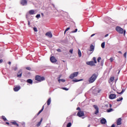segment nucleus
I'll list each match as a JSON object with an SVG mask.
<instances>
[{
    "instance_id": "obj_1",
    "label": "nucleus",
    "mask_w": 127,
    "mask_h": 127,
    "mask_svg": "<svg viewBox=\"0 0 127 127\" xmlns=\"http://www.w3.org/2000/svg\"><path fill=\"white\" fill-rule=\"evenodd\" d=\"M97 78H98V75H97V74L96 73L93 74L91 77L88 80L89 84H92V83H94V81H96Z\"/></svg>"
},
{
    "instance_id": "obj_2",
    "label": "nucleus",
    "mask_w": 127,
    "mask_h": 127,
    "mask_svg": "<svg viewBox=\"0 0 127 127\" xmlns=\"http://www.w3.org/2000/svg\"><path fill=\"white\" fill-rule=\"evenodd\" d=\"M116 30L118 32V33H120L121 34H123V33H124V35H126V30H124V29L122 28L121 27H116Z\"/></svg>"
},
{
    "instance_id": "obj_3",
    "label": "nucleus",
    "mask_w": 127,
    "mask_h": 127,
    "mask_svg": "<svg viewBox=\"0 0 127 127\" xmlns=\"http://www.w3.org/2000/svg\"><path fill=\"white\" fill-rule=\"evenodd\" d=\"M35 80H36V81H39V82H42V81H44V80H45V78L43 76L41 77L40 76L37 75L35 77Z\"/></svg>"
},
{
    "instance_id": "obj_4",
    "label": "nucleus",
    "mask_w": 127,
    "mask_h": 127,
    "mask_svg": "<svg viewBox=\"0 0 127 127\" xmlns=\"http://www.w3.org/2000/svg\"><path fill=\"white\" fill-rule=\"evenodd\" d=\"M78 74H79V72H75L72 73L69 76V78L70 79H74L75 77H77L78 76Z\"/></svg>"
},
{
    "instance_id": "obj_5",
    "label": "nucleus",
    "mask_w": 127,
    "mask_h": 127,
    "mask_svg": "<svg viewBox=\"0 0 127 127\" xmlns=\"http://www.w3.org/2000/svg\"><path fill=\"white\" fill-rule=\"evenodd\" d=\"M77 116L79 118H82V117H84V112L82 111H79L77 113Z\"/></svg>"
},
{
    "instance_id": "obj_6",
    "label": "nucleus",
    "mask_w": 127,
    "mask_h": 127,
    "mask_svg": "<svg viewBox=\"0 0 127 127\" xmlns=\"http://www.w3.org/2000/svg\"><path fill=\"white\" fill-rule=\"evenodd\" d=\"M101 92V90H100L98 88H96L93 91V94L95 95H97V94H99Z\"/></svg>"
},
{
    "instance_id": "obj_7",
    "label": "nucleus",
    "mask_w": 127,
    "mask_h": 127,
    "mask_svg": "<svg viewBox=\"0 0 127 127\" xmlns=\"http://www.w3.org/2000/svg\"><path fill=\"white\" fill-rule=\"evenodd\" d=\"M117 97V95L115 94H111L109 95V99H110V100H114V99H116V98Z\"/></svg>"
},
{
    "instance_id": "obj_8",
    "label": "nucleus",
    "mask_w": 127,
    "mask_h": 127,
    "mask_svg": "<svg viewBox=\"0 0 127 127\" xmlns=\"http://www.w3.org/2000/svg\"><path fill=\"white\" fill-rule=\"evenodd\" d=\"M29 14L33 15V14H36V10L32 9L29 11Z\"/></svg>"
},
{
    "instance_id": "obj_9",
    "label": "nucleus",
    "mask_w": 127,
    "mask_h": 127,
    "mask_svg": "<svg viewBox=\"0 0 127 127\" xmlns=\"http://www.w3.org/2000/svg\"><path fill=\"white\" fill-rule=\"evenodd\" d=\"M50 61L52 62V63H56L57 62V60L55 57H52L50 58Z\"/></svg>"
},
{
    "instance_id": "obj_10",
    "label": "nucleus",
    "mask_w": 127,
    "mask_h": 127,
    "mask_svg": "<svg viewBox=\"0 0 127 127\" xmlns=\"http://www.w3.org/2000/svg\"><path fill=\"white\" fill-rule=\"evenodd\" d=\"M87 65H89L90 66H95L96 64L94 63L93 61L87 62H86Z\"/></svg>"
},
{
    "instance_id": "obj_11",
    "label": "nucleus",
    "mask_w": 127,
    "mask_h": 127,
    "mask_svg": "<svg viewBox=\"0 0 127 127\" xmlns=\"http://www.w3.org/2000/svg\"><path fill=\"white\" fill-rule=\"evenodd\" d=\"M93 107L96 110V111L95 112V114L97 115V114H99V107H98L97 105H94Z\"/></svg>"
},
{
    "instance_id": "obj_12",
    "label": "nucleus",
    "mask_w": 127,
    "mask_h": 127,
    "mask_svg": "<svg viewBox=\"0 0 127 127\" xmlns=\"http://www.w3.org/2000/svg\"><path fill=\"white\" fill-rule=\"evenodd\" d=\"M21 4L22 5H26L27 4V1L26 0H22L21 1Z\"/></svg>"
},
{
    "instance_id": "obj_13",
    "label": "nucleus",
    "mask_w": 127,
    "mask_h": 127,
    "mask_svg": "<svg viewBox=\"0 0 127 127\" xmlns=\"http://www.w3.org/2000/svg\"><path fill=\"white\" fill-rule=\"evenodd\" d=\"M117 125L120 126L122 125V118H119L117 121Z\"/></svg>"
},
{
    "instance_id": "obj_14",
    "label": "nucleus",
    "mask_w": 127,
    "mask_h": 127,
    "mask_svg": "<svg viewBox=\"0 0 127 127\" xmlns=\"http://www.w3.org/2000/svg\"><path fill=\"white\" fill-rule=\"evenodd\" d=\"M22 75V70H19V71L18 72L17 77L18 78H20V77H21Z\"/></svg>"
},
{
    "instance_id": "obj_15",
    "label": "nucleus",
    "mask_w": 127,
    "mask_h": 127,
    "mask_svg": "<svg viewBox=\"0 0 127 127\" xmlns=\"http://www.w3.org/2000/svg\"><path fill=\"white\" fill-rule=\"evenodd\" d=\"M46 36H48V37H49L50 38H52V33H51V32H47L46 33Z\"/></svg>"
},
{
    "instance_id": "obj_16",
    "label": "nucleus",
    "mask_w": 127,
    "mask_h": 127,
    "mask_svg": "<svg viewBox=\"0 0 127 127\" xmlns=\"http://www.w3.org/2000/svg\"><path fill=\"white\" fill-rule=\"evenodd\" d=\"M20 90V86H16L15 88H14V92H18V91H19Z\"/></svg>"
},
{
    "instance_id": "obj_17",
    "label": "nucleus",
    "mask_w": 127,
    "mask_h": 127,
    "mask_svg": "<svg viewBox=\"0 0 127 127\" xmlns=\"http://www.w3.org/2000/svg\"><path fill=\"white\" fill-rule=\"evenodd\" d=\"M100 123L101 124H106V123H107V120H106L105 119L103 118L102 119H101L100 120Z\"/></svg>"
},
{
    "instance_id": "obj_18",
    "label": "nucleus",
    "mask_w": 127,
    "mask_h": 127,
    "mask_svg": "<svg viewBox=\"0 0 127 127\" xmlns=\"http://www.w3.org/2000/svg\"><path fill=\"white\" fill-rule=\"evenodd\" d=\"M94 49H95V47H94L93 45H91L90 46V50H89V51H94Z\"/></svg>"
},
{
    "instance_id": "obj_19",
    "label": "nucleus",
    "mask_w": 127,
    "mask_h": 127,
    "mask_svg": "<svg viewBox=\"0 0 127 127\" xmlns=\"http://www.w3.org/2000/svg\"><path fill=\"white\" fill-rule=\"evenodd\" d=\"M50 104H51V98H49L48 101H47L48 106H50Z\"/></svg>"
},
{
    "instance_id": "obj_20",
    "label": "nucleus",
    "mask_w": 127,
    "mask_h": 127,
    "mask_svg": "<svg viewBox=\"0 0 127 127\" xmlns=\"http://www.w3.org/2000/svg\"><path fill=\"white\" fill-rule=\"evenodd\" d=\"M43 110H44V106H43L42 107V110H40L39 112H38V113L37 114V116H38V115L41 114V113H42V112H43Z\"/></svg>"
},
{
    "instance_id": "obj_21",
    "label": "nucleus",
    "mask_w": 127,
    "mask_h": 127,
    "mask_svg": "<svg viewBox=\"0 0 127 127\" xmlns=\"http://www.w3.org/2000/svg\"><path fill=\"white\" fill-rule=\"evenodd\" d=\"M78 57H82V53H81V51L80 50V49L78 50Z\"/></svg>"
},
{
    "instance_id": "obj_22",
    "label": "nucleus",
    "mask_w": 127,
    "mask_h": 127,
    "mask_svg": "<svg viewBox=\"0 0 127 127\" xmlns=\"http://www.w3.org/2000/svg\"><path fill=\"white\" fill-rule=\"evenodd\" d=\"M81 81H83V79H73L72 80V82H75V83L77 82H80Z\"/></svg>"
},
{
    "instance_id": "obj_23",
    "label": "nucleus",
    "mask_w": 127,
    "mask_h": 127,
    "mask_svg": "<svg viewBox=\"0 0 127 127\" xmlns=\"http://www.w3.org/2000/svg\"><path fill=\"white\" fill-rule=\"evenodd\" d=\"M27 83H29V84H32L33 81L32 80V79H29L27 80Z\"/></svg>"
},
{
    "instance_id": "obj_24",
    "label": "nucleus",
    "mask_w": 127,
    "mask_h": 127,
    "mask_svg": "<svg viewBox=\"0 0 127 127\" xmlns=\"http://www.w3.org/2000/svg\"><path fill=\"white\" fill-rule=\"evenodd\" d=\"M42 121H43V119L42 118L40 121L37 124V127H40V125H41V123H42Z\"/></svg>"
},
{
    "instance_id": "obj_25",
    "label": "nucleus",
    "mask_w": 127,
    "mask_h": 127,
    "mask_svg": "<svg viewBox=\"0 0 127 127\" xmlns=\"http://www.w3.org/2000/svg\"><path fill=\"white\" fill-rule=\"evenodd\" d=\"M114 111V109L110 108L108 110H107V113H111V112H113Z\"/></svg>"
},
{
    "instance_id": "obj_26",
    "label": "nucleus",
    "mask_w": 127,
    "mask_h": 127,
    "mask_svg": "<svg viewBox=\"0 0 127 127\" xmlns=\"http://www.w3.org/2000/svg\"><path fill=\"white\" fill-rule=\"evenodd\" d=\"M59 83H60V82H63V83H64V82H65V79H60L58 80Z\"/></svg>"
},
{
    "instance_id": "obj_27",
    "label": "nucleus",
    "mask_w": 127,
    "mask_h": 127,
    "mask_svg": "<svg viewBox=\"0 0 127 127\" xmlns=\"http://www.w3.org/2000/svg\"><path fill=\"white\" fill-rule=\"evenodd\" d=\"M123 97H120L119 98L117 99V102H121V101H123Z\"/></svg>"
},
{
    "instance_id": "obj_28",
    "label": "nucleus",
    "mask_w": 127,
    "mask_h": 127,
    "mask_svg": "<svg viewBox=\"0 0 127 127\" xmlns=\"http://www.w3.org/2000/svg\"><path fill=\"white\" fill-rule=\"evenodd\" d=\"M2 119L4 121V122H6V121H7V120L6 119V118H5V117L3 116H2Z\"/></svg>"
},
{
    "instance_id": "obj_29",
    "label": "nucleus",
    "mask_w": 127,
    "mask_h": 127,
    "mask_svg": "<svg viewBox=\"0 0 127 127\" xmlns=\"http://www.w3.org/2000/svg\"><path fill=\"white\" fill-rule=\"evenodd\" d=\"M93 62L95 64H96L97 63V60H96V57H93Z\"/></svg>"
},
{
    "instance_id": "obj_30",
    "label": "nucleus",
    "mask_w": 127,
    "mask_h": 127,
    "mask_svg": "<svg viewBox=\"0 0 127 127\" xmlns=\"http://www.w3.org/2000/svg\"><path fill=\"white\" fill-rule=\"evenodd\" d=\"M71 126H72V124L70 122H69L67 124L66 127H71Z\"/></svg>"
},
{
    "instance_id": "obj_31",
    "label": "nucleus",
    "mask_w": 127,
    "mask_h": 127,
    "mask_svg": "<svg viewBox=\"0 0 127 127\" xmlns=\"http://www.w3.org/2000/svg\"><path fill=\"white\" fill-rule=\"evenodd\" d=\"M12 125H16L17 126V127H18V126H19L18 124L17 123H16V122H15V121L12 122Z\"/></svg>"
},
{
    "instance_id": "obj_32",
    "label": "nucleus",
    "mask_w": 127,
    "mask_h": 127,
    "mask_svg": "<svg viewBox=\"0 0 127 127\" xmlns=\"http://www.w3.org/2000/svg\"><path fill=\"white\" fill-rule=\"evenodd\" d=\"M101 47H102V48H105V42H103L101 44Z\"/></svg>"
},
{
    "instance_id": "obj_33",
    "label": "nucleus",
    "mask_w": 127,
    "mask_h": 127,
    "mask_svg": "<svg viewBox=\"0 0 127 127\" xmlns=\"http://www.w3.org/2000/svg\"><path fill=\"white\" fill-rule=\"evenodd\" d=\"M69 29H70V27L67 28L65 30V31H64V34H65V33H66V32H67V31H68V30H69Z\"/></svg>"
},
{
    "instance_id": "obj_34",
    "label": "nucleus",
    "mask_w": 127,
    "mask_h": 127,
    "mask_svg": "<svg viewBox=\"0 0 127 127\" xmlns=\"http://www.w3.org/2000/svg\"><path fill=\"white\" fill-rule=\"evenodd\" d=\"M115 80V77H111L110 78V82H113Z\"/></svg>"
},
{
    "instance_id": "obj_35",
    "label": "nucleus",
    "mask_w": 127,
    "mask_h": 127,
    "mask_svg": "<svg viewBox=\"0 0 127 127\" xmlns=\"http://www.w3.org/2000/svg\"><path fill=\"white\" fill-rule=\"evenodd\" d=\"M63 90H65V91H68L69 90V88H67L66 87H63Z\"/></svg>"
},
{
    "instance_id": "obj_36",
    "label": "nucleus",
    "mask_w": 127,
    "mask_h": 127,
    "mask_svg": "<svg viewBox=\"0 0 127 127\" xmlns=\"http://www.w3.org/2000/svg\"><path fill=\"white\" fill-rule=\"evenodd\" d=\"M33 30L34 31H35V32H37V31H38L37 28H36V27H34Z\"/></svg>"
},
{
    "instance_id": "obj_37",
    "label": "nucleus",
    "mask_w": 127,
    "mask_h": 127,
    "mask_svg": "<svg viewBox=\"0 0 127 127\" xmlns=\"http://www.w3.org/2000/svg\"><path fill=\"white\" fill-rule=\"evenodd\" d=\"M78 31V29H76L74 31H72V33H75V32H77Z\"/></svg>"
},
{
    "instance_id": "obj_38",
    "label": "nucleus",
    "mask_w": 127,
    "mask_h": 127,
    "mask_svg": "<svg viewBox=\"0 0 127 127\" xmlns=\"http://www.w3.org/2000/svg\"><path fill=\"white\" fill-rule=\"evenodd\" d=\"M124 57H125V58H126V59H127V52L124 53Z\"/></svg>"
},
{
    "instance_id": "obj_39",
    "label": "nucleus",
    "mask_w": 127,
    "mask_h": 127,
    "mask_svg": "<svg viewBox=\"0 0 127 127\" xmlns=\"http://www.w3.org/2000/svg\"><path fill=\"white\" fill-rule=\"evenodd\" d=\"M36 17L37 18H40V14H37L36 16Z\"/></svg>"
},
{
    "instance_id": "obj_40",
    "label": "nucleus",
    "mask_w": 127,
    "mask_h": 127,
    "mask_svg": "<svg viewBox=\"0 0 127 127\" xmlns=\"http://www.w3.org/2000/svg\"><path fill=\"white\" fill-rule=\"evenodd\" d=\"M101 57H98L97 59V62L99 63L100 62V60H101Z\"/></svg>"
},
{
    "instance_id": "obj_41",
    "label": "nucleus",
    "mask_w": 127,
    "mask_h": 127,
    "mask_svg": "<svg viewBox=\"0 0 127 127\" xmlns=\"http://www.w3.org/2000/svg\"><path fill=\"white\" fill-rule=\"evenodd\" d=\"M110 60L111 62H113V61H114V59H113V58H111L110 59Z\"/></svg>"
},
{
    "instance_id": "obj_42",
    "label": "nucleus",
    "mask_w": 127,
    "mask_h": 127,
    "mask_svg": "<svg viewBox=\"0 0 127 127\" xmlns=\"http://www.w3.org/2000/svg\"><path fill=\"white\" fill-rule=\"evenodd\" d=\"M26 69L27 70H31V68H30V67H26Z\"/></svg>"
},
{
    "instance_id": "obj_43",
    "label": "nucleus",
    "mask_w": 127,
    "mask_h": 127,
    "mask_svg": "<svg viewBox=\"0 0 127 127\" xmlns=\"http://www.w3.org/2000/svg\"><path fill=\"white\" fill-rule=\"evenodd\" d=\"M69 53H70L71 54H72L73 53V50H69Z\"/></svg>"
},
{
    "instance_id": "obj_44",
    "label": "nucleus",
    "mask_w": 127,
    "mask_h": 127,
    "mask_svg": "<svg viewBox=\"0 0 127 127\" xmlns=\"http://www.w3.org/2000/svg\"><path fill=\"white\" fill-rule=\"evenodd\" d=\"M3 62V59L0 60V64H1V63H2Z\"/></svg>"
},
{
    "instance_id": "obj_45",
    "label": "nucleus",
    "mask_w": 127,
    "mask_h": 127,
    "mask_svg": "<svg viewBox=\"0 0 127 127\" xmlns=\"http://www.w3.org/2000/svg\"><path fill=\"white\" fill-rule=\"evenodd\" d=\"M57 51H58V52H61V50L60 49H57Z\"/></svg>"
},
{
    "instance_id": "obj_46",
    "label": "nucleus",
    "mask_w": 127,
    "mask_h": 127,
    "mask_svg": "<svg viewBox=\"0 0 127 127\" xmlns=\"http://www.w3.org/2000/svg\"><path fill=\"white\" fill-rule=\"evenodd\" d=\"M76 110H78V111H81V108H80V107H77V108H76Z\"/></svg>"
},
{
    "instance_id": "obj_47",
    "label": "nucleus",
    "mask_w": 127,
    "mask_h": 127,
    "mask_svg": "<svg viewBox=\"0 0 127 127\" xmlns=\"http://www.w3.org/2000/svg\"><path fill=\"white\" fill-rule=\"evenodd\" d=\"M52 5L53 7H54V9H55V5H54V4H52Z\"/></svg>"
},
{
    "instance_id": "obj_48",
    "label": "nucleus",
    "mask_w": 127,
    "mask_h": 127,
    "mask_svg": "<svg viewBox=\"0 0 127 127\" xmlns=\"http://www.w3.org/2000/svg\"><path fill=\"white\" fill-rule=\"evenodd\" d=\"M125 91H126V90H125V89H123V90H122L121 92L122 93V94H124Z\"/></svg>"
},
{
    "instance_id": "obj_49",
    "label": "nucleus",
    "mask_w": 127,
    "mask_h": 127,
    "mask_svg": "<svg viewBox=\"0 0 127 127\" xmlns=\"http://www.w3.org/2000/svg\"><path fill=\"white\" fill-rule=\"evenodd\" d=\"M95 35H96V34H93L91 35V37H93V36H95Z\"/></svg>"
},
{
    "instance_id": "obj_50",
    "label": "nucleus",
    "mask_w": 127,
    "mask_h": 127,
    "mask_svg": "<svg viewBox=\"0 0 127 127\" xmlns=\"http://www.w3.org/2000/svg\"><path fill=\"white\" fill-rule=\"evenodd\" d=\"M108 36H109V34L105 35V37H108Z\"/></svg>"
},
{
    "instance_id": "obj_51",
    "label": "nucleus",
    "mask_w": 127,
    "mask_h": 127,
    "mask_svg": "<svg viewBox=\"0 0 127 127\" xmlns=\"http://www.w3.org/2000/svg\"><path fill=\"white\" fill-rule=\"evenodd\" d=\"M41 16H42V17H43V16H44V14H43V13H41Z\"/></svg>"
},
{
    "instance_id": "obj_52",
    "label": "nucleus",
    "mask_w": 127,
    "mask_h": 127,
    "mask_svg": "<svg viewBox=\"0 0 127 127\" xmlns=\"http://www.w3.org/2000/svg\"><path fill=\"white\" fill-rule=\"evenodd\" d=\"M28 25H30V22L29 21V20L28 21Z\"/></svg>"
},
{
    "instance_id": "obj_53",
    "label": "nucleus",
    "mask_w": 127,
    "mask_h": 127,
    "mask_svg": "<svg viewBox=\"0 0 127 127\" xmlns=\"http://www.w3.org/2000/svg\"><path fill=\"white\" fill-rule=\"evenodd\" d=\"M116 126L115 125V124H113L112 125L111 127H115Z\"/></svg>"
},
{
    "instance_id": "obj_54",
    "label": "nucleus",
    "mask_w": 127,
    "mask_h": 127,
    "mask_svg": "<svg viewBox=\"0 0 127 127\" xmlns=\"http://www.w3.org/2000/svg\"><path fill=\"white\" fill-rule=\"evenodd\" d=\"M10 64H11V63L10 62H8V64H9V65H10Z\"/></svg>"
},
{
    "instance_id": "obj_55",
    "label": "nucleus",
    "mask_w": 127,
    "mask_h": 127,
    "mask_svg": "<svg viewBox=\"0 0 127 127\" xmlns=\"http://www.w3.org/2000/svg\"><path fill=\"white\" fill-rule=\"evenodd\" d=\"M110 108H112V104H109Z\"/></svg>"
},
{
    "instance_id": "obj_56",
    "label": "nucleus",
    "mask_w": 127,
    "mask_h": 127,
    "mask_svg": "<svg viewBox=\"0 0 127 127\" xmlns=\"http://www.w3.org/2000/svg\"><path fill=\"white\" fill-rule=\"evenodd\" d=\"M118 53H120L121 54H122V52L119 51V52H118Z\"/></svg>"
},
{
    "instance_id": "obj_57",
    "label": "nucleus",
    "mask_w": 127,
    "mask_h": 127,
    "mask_svg": "<svg viewBox=\"0 0 127 127\" xmlns=\"http://www.w3.org/2000/svg\"><path fill=\"white\" fill-rule=\"evenodd\" d=\"M119 94L120 95H122V94H123V93H122V92H121L120 93H119Z\"/></svg>"
},
{
    "instance_id": "obj_58",
    "label": "nucleus",
    "mask_w": 127,
    "mask_h": 127,
    "mask_svg": "<svg viewBox=\"0 0 127 127\" xmlns=\"http://www.w3.org/2000/svg\"><path fill=\"white\" fill-rule=\"evenodd\" d=\"M6 125H9V123H8V122H6Z\"/></svg>"
},
{
    "instance_id": "obj_59",
    "label": "nucleus",
    "mask_w": 127,
    "mask_h": 127,
    "mask_svg": "<svg viewBox=\"0 0 127 127\" xmlns=\"http://www.w3.org/2000/svg\"><path fill=\"white\" fill-rule=\"evenodd\" d=\"M17 69V67H15V68H14V70H15V71H16V69Z\"/></svg>"
},
{
    "instance_id": "obj_60",
    "label": "nucleus",
    "mask_w": 127,
    "mask_h": 127,
    "mask_svg": "<svg viewBox=\"0 0 127 127\" xmlns=\"http://www.w3.org/2000/svg\"><path fill=\"white\" fill-rule=\"evenodd\" d=\"M91 127V125H89L88 126V127Z\"/></svg>"
},
{
    "instance_id": "obj_61",
    "label": "nucleus",
    "mask_w": 127,
    "mask_h": 127,
    "mask_svg": "<svg viewBox=\"0 0 127 127\" xmlns=\"http://www.w3.org/2000/svg\"><path fill=\"white\" fill-rule=\"evenodd\" d=\"M120 73V71L118 72V73Z\"/></svg>"
},
{
    "instance_id": "obj_62",
    "label": "nucleus",
    "mask_w": 127,
    "mask_h": 127,
    "mask_svg": "<svg viewBox=\"0 0 127 127\" xmlns=\"http://www.w3.org/2000/svg\"><path fill=\"white\" fill-rule=\"evenodd\" d=\"M110 93H112V92H111Z\"/></svg>"
}]
</instances>
